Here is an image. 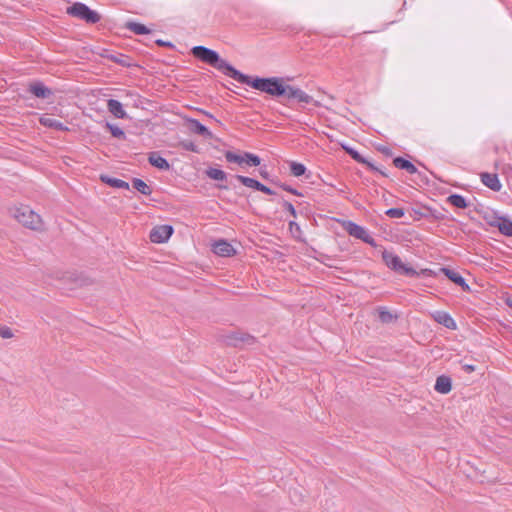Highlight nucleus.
Segmentation results:
<instances>
[{
    "label": "nucleus",
    "mask_w": 512,
    "mask_h": 512,
    "mask_svg": "<svg viewBox=\"0 0 512 512\" xmlns=\"http://www.w3.org/2000/svg\"><path fill=\"white\" fill-rule=\"evenodd\" d=\"M106 127L109 129V131L111 132L113 137L124 138L125 134H124L123 130L121 128H119L118 126L107 123Z\"/></svg>",
    "instance_id": "31"
},
{
    "label": "nucleus",
    "mask_w": 512,
    "mask_h": 512,
    "mask_svg": "<svg viewBox=\"0 0 512 512\" xmlns=\"http://www.w3.org/2000/svg\"><path fill=\"white\" fill-rule=\"evenodd\" d=\"M211 250L214 254L220 257H233L237 253L233 245L224 239H219L213 242Z\"/></svg>",
    "instance_id": "10"
},
{
    "label": "nucleus",
    "mask_w": 512,
    "mask_h": 512,
    "mask_svg": "<svg viewBox=\"0 0 512 512\" xmlns=\"http://www.w3.org/2000/svg\"><path fill=\"white\" fill-rule=\"evenodd\" d=\"M67 14L84 20L87 23H97L101 18L96 11L91 10L88 6L79 2L74 3L72 6L68 7Z\"/></svg>",
    "instance_id": "4"
},
{
    "label": "nucleus",
    "mask_w": 512,
    "mask_h": 512,
    "mask_svg": "<svg viewBox=\"0 0 512 512\" xmlns=\"http://www.w3.org/2000/svg\"><path fill=\"white\" fill-rule=\"evenodd\" d=\"M421 273L422 274H425V275H428V276H434L435 275V272L431 269H423L421 270Z\"/></svg>",
    "instance_id": "40"
},
{
    "label": "nucleus",
    "mask_w": 512,
    "mask_h": 512,
    "mask_svg": "<svg viewBox=\"0 0 512 512\" xmlns=\"http://www.w3.org/2000/svg\"><path fill=\"white\" fill-rule=\"evenodd\" d=\"M291 174L295 177H300L305 174L306 167L302 163L291 162L290 163Z\"/></svg>",
    "instance_id": "26"
},
{
    "label": "nucleus",
    "mask_w": 512,
    "mask_h": 512,
    "mask_svg": "<svg viewBox=\"0 0 512 512\" xmlns=\"http://www.w3.org/2000/svg\"><path fill=\"white\" fill-rule=\"evenodd\" d=\"M0 336L3 339H9L14 336V333H13L12 329L9 328L8 326L2 325V326H0Z\"/></svg>",
    "instance_id": "33"
},
{
    "label": "nucleus",
    "mask_w": 512,
    "mask_h": 512,
    "mask_svg": "<svg viewBox=\"0 0 512 512\" xmlns=\"http://www.w3.org/2000/svg\"><path fill=\"white\" fill-rule=\"evenodd\" d=\"M225 158L228 162L237 163L239 165L244 164V160H245V157H243V155H238L231 151L225 152Z\"/></svg>",
    "instance_id": "27"
},
{
    "label": "nucleus",
    "mask_w": 512,
    "mask_h": 512,
    "mask_svg": "<svg viewBox=\"0 0 512 512\" xmlns=\"http://www.w3.org/2000/svg\"><path fill=\"white\" fill-rule=\"evenodd\" d=\"M209 178L217 181H223L226 179V173L217 168H210L206 171Z\"/></svg>",
    "instance_id": "24"
},
{
    "label": "nucleus",
    "mask_w": 512,
    "mask_h": 512,
    "mask_svg": "<svg viewBox=\"0 0 512 512\" xmlns=\"http://www.w3.org/2000/svg\"><path fill=\"white\" fill-rule=\"evenodd\" d=\"M258 191H261L267 195H273L274 194V191H272L269 187L263 185L261 183L260 187L258 188Z\"/></svg>",
    "instance_id": "38"
},
{
    "label": "nucleus",
    "mask_w": 512,
    "mask_h": 512,
    "mask_svg": "<svg viewBox=\"0 0 512 512\" xmlns=\"http://www.w3.org/2000/svg\"><path fill=\"white\" fill-rule=\"evenodd\" d=\"M102 182L114 188L129 189V184L121 179L111 178L107 175H101Z\"/></svg>",
    "instance_id": "19"
},
{
    "label": "nucleus",
    "mask_w": 512,
    "mask_h": 512,
    "mask_svg": "<svg viewBox=\"0 0 512 512\" xmlns=\"http://www.w3.org/2000/svg\"><path fill=\"white\" fill-rule=\"evenodd\" d=\"M34 97L43 100L46 104L55 103V91L43 82H34Z\"/></svg>",
    "instance_id": "9"
},
{
    "label": "nucleus",
    "mask_w": 512,
    "mask_h": 512,
    "mask_svg": "<svg viewBox=\"0 0 512 512\" xmlns=\"http://www.w3.org/2000/svg\"><path fill=\"white\" fill-rule=\"evenodd\" d=\"M180 146L185 150L198 152L197 146L191 141H183L180 143Z\"/></svg>",
    "instance_id": "34"
},
{
    "label": "nucleus",
    "mask_w": 512,
    "mask_h": 512,
    "mask_svg": "<svg viewBox=\"0 0 512 512\" xmlns=\"http://www.w3.org/2000/svg\"><path fill=\"white\" fill-rule=\"evenodd\" d=\"M289 231L296 240H301L302 231L300 226L296 222H289Z\"/></svg>",
    "instance_id": "30"
},
{
    "label": "nucleus",
    "mask_w": 512,
    "mask_h": 512,
    "mask_svg": "<svg viewBox=\"0 0 512 512\" xmlns=\"http://www.w3.org/2000/svg\"><path fill=\"white\" fill-rule=\"evenodd\" d=\"M431 317L436 321L437 323L443 325L444 327L456 330L457 324L454 321V319L451 317V315L446 311H435L431 313Z\"/></svg>",
    "instance_id": "12"
},
{
    "label": "nucleus",
    "mask_w": 512,
    "mask_h": 512,
    "mask_svg": "<svg viewBox=\"0 0 512 512\" xmlns=\"http://www.w3.org/2000/svg\"><path fill=\"white\" fill-rule=\"evenodd\" d=\"M192 54L199 60L217 68L218 70L224 71L228 76L232 78V71L236 70L227 62L220 60L217 52L208 49L204 46H195L192 48Z\"/></svg>",
    "instance_id": "2"
},
{
    "label": "nucleus",
    "mask_w": 512,
    "mask_h": 512,
    "mask_svg": "<svg viewBox=\"0 0 512 512\" xmlns=\"http://www.w3.org/2000/svg\"><path fill=\"white\" fill-rule=\"evenodd\" d=\"M385 213L390 218H401L405 214L402 208H390Z\"/></svg>",
    "instance_id": "32"
},
{
    "label": "nucleus",
    "mask_w": 512,
    "mask_h": 512,
    "mask_svg": "<svg viewBox=\"0 0 512 512\" xmlns=\"http://www.w3.org/2000/svg\"><path fill=\"white\" fill-rule=\"evenodd\" d=\"M482 183L493 191H499L502 188V184L495 173H482Z\"/></svg>",
    "instance_id": "14"
},
{
    "label": "nucleus",
    "mask_w": 512,
    "mask_h": 512,
    "mask_svg": "<svg viewBox=\"0 0 512 512\" xmlns=\"http://www.w3.org/2000/svg\"><path fill=\"white\" fill-rule=\"evenodd\" d=\"M282 96H285L288 99H295L300 103H311L313 101L312 96L304 92L302 89L288 85L285 82L283 94Z\"/></svg>",
    "instance_id": "8"
},
{
    "label": "nucleus",
    "mask_w": 512,
    "mask_h": 512,
    "mask_svg": "<svg viewBox=\"0 0 512 512\" xmlns=\"http://www.w3.org/2000/svg\"><path fill=\"white\" fill-rule=\"evenodd\" d=\"M237 180H239L244 186L246 187H249V188H252V189H255V190H258V188L260 187L261 183L253 178H250V177H246V176H242V175H237L236 176Z\"/></svg>",
    "instance_id": "23"
},
{
    "label": "nucleus",
    "mask_w": 512,
    "mask_h": 512,
    "mask_svg": "<svg viewBox=\"0 0 512 512\" xmlns=\"http://www.w3.org/2000/svg\"><path fill=\"white\" fill-rule=\"evenodd\" d=\"M39 122L43 126L48 128H53L61 131H68V127L64 126L60 121L45 115L39 118Z\"/></svg>",
    "instance_id": "17"
},
{
    "label": "nucleus",
    "mask_w": 512,
    "mask_h": 512,
    "mask_svg": "<svg viewBox=\"0 0 512 512\" xmlns=\"http://www.w3.org/2000/svg\"><path fill=\"white\" fill-rule=\"evenodd\" d=\"M487 221L490 226L498 228L501 234L508 237L512 236V221L510 219L502 216H493Z\"/></svg>",
    "instance_id": "11"
},
{
    "label": "nucleus",
    "mask_w": 512,
    "mask_h": 512,
    "mask_svg": "<svg viewBox=\"0 0 512 512\" xmlns=\"http://www.w3.org/2000/svg\"><path fill=\"white\" fill-rule=\"evenodd\" d=\"M189 124H190V128L194 132H196L198 134H201V135H204L207 138H211L212 137V133L204 125H202L199 121H197L195 119H190L189 120Z\"/></svg>",
    "instance_id": "20"
},
{
    "label": "nucleus",
    "mask_w": 512,
    "mask_h": 512,
    "mask_svg": "<svg viewBox=\"0 0 512 512\" xmlns=\"http://www.w3.org/2000/svg\"><path fill=\"white\" fill-rule=\"evenodd\" d=\"M243 157H245L244 163L250 166H258L261 163L260 158L252 153L246 152Z\"/></svg>",
    "instance_id": "28"
},
{
    "label": "nucleus",
    "mask_w": 512,
    "mask_h": 512,
    "mask_svg": "<svg viewBox=\"0 0 512 512\" xmlns=\"http://www.w3.org/2000/svg\"><path fill=\"white\" fill-rule=\"evenodd\" d=\"M232 78L236 81L247 84L254 89L265 92L271 96H282L285 81L282 78H255L251 79L249 76L242 74L238 70L232 71Z\"/></svg>",
    "instance_id": "1"
},
{
    "label": "nucleus",
    "mask_w": 512,
    "mask_h": 512,
    "mask_svg": "<svg viewBox=\"0 0 512 512\" xmlns=\"http://www.w3.org/2000/svg\"><path fill=\"white\" fill-rule=\"evenodd\" d=\"M382 259L387 267L398 273H402L409 276L418 275V272L415 269L404 264L401 258L392 252L383 251Z\"/></svg>",
    "instance_id": "3"
},
{
    "label": "nucleus",
    "mask_w": 512,
    "mask_h": 512,
    "mask_svg": "<svg viewBox=\"0 0 512 512\" xmlns=\"http://www.w3.org/2000/svg\"><path fill=\"white\" fill-rule=\"evenodd\" d=\"M282 188H283L285 191H288V192H290V193H292V194H294V195H298V196L300 195V193H299L297 190H295V189H293V188H291V187H289V186L282 185Z\"/></svg>",
    "instance_id": "39"
},
{
    "label": "nucleus",
    "mask_w": 512,
    "mask_h": 512,
    "mask_svg": "<svg viewBox=\"0 0 512 512\" xmlns=\"http://www.w3.org/2000/svg\"><path fill=\"white\" fill-rule=\"evenodd\" d=\"M9 214L24 227L32 228V208L29 205H14L9 208Z\"/></svg>",
    "instance_id": "5"
},
{
    "label": "nucleus",
    "mask_w": 512,
    "mask_h": 512,
    "mask_svg": "<svg viewBox=\"0 0 512 512\" xmlns=\"http://www.w3.org/2000/svg\"><path fill=\"white\" fill-rule=\"evenodd\" d=\"M107 108L109 112L114 115L116 118H126L127 113L123 109L122 104L118 100L110 99L107 102Z\"/></svg>",
    "instance_id": "16"
},
{
    "label": "nucleus",
    "mask_w": 512,
    "mask_h": 512,
    "mask_svg": "<svg viewBox=\"0 0 512 512\" xmlns=\"http://www.w3.org/2000/svg\"><path fill=\"white\" fill-rule=\"evenodd\" d=\"M174 233V228L171 225H156L149 233V240L154 244H164L169 241Z\"/></svg>",
    "instance_id": "7"
},
{
    "label": "nucleus",
    "mask_w": 512,
    "mask_h": 512,
    "mask_svg": "<svg viewBox=\"0 0 512 512\" xmlns=\"http://www.w3.org/2000/svg\"><path fill=\"white\" fill-rule=\"evenodd\" d=\"M37 107V108H42L39 104H34V107Z\"/></svg>",
    "instance_id": "42"
},
{
    "label": "nucleus",
    "mask_w": 512,
    "mask_h": 512,
    "mask_svg": "<svg viewBox=\"0 0 512 512\" xmlns=\"http://www.w3.org/2000/svg\"><path fill=\"white\" fill-rule=\"evenodd\" d=\"M440 271L453 283L459 285L464 291H470V286L459 273L445 267L441 268Z\"/></svg>",
    "instance_id": "13"
},
{
    "label": "nucleus",
    "mask_w": 512,
    "mask_h": 512,
    "mask_svg": "<svg viewBox=\"0 0 512 512\" xmlns=\"http://www.w3.org/2000/svg\"><path fill=\"white\" fill-rule=\"evenodd\" d=\"M128 28L136 34L143 35L148 34L149 30L140 23H128Z\"/></svg>",
    "instance_id": "29"
},
{
    "label": "nucleus",
    "mask_w": 512,
    "mask_h": 512,
    "mask_svg": "<svg viewBox=\"0 0 512 512\" xmlns=\"http://www.w3.org/2000/svg\"><path fill=\"white\" fill-rule=\"evenodd\" d=\"M447 201L457 207V208H461V209H464L467 207V202L465 200V198L461 195H458V194H452L450 195L448 198H447Z\"/></svg>",
    "instance_id": "22"
},
{
    "label": "nucleus",
    "mask_w": 512,
    "mask_h": 512,
    "mask_svg": "<svg viewBox=\"0 0 512 512\" xmlns=\"http://www.w3.org/2000/svg\"><path fill=\"white\" fill-rule=\"evenodd\" d=\"M380 319L384 322L389 321L392 318V315L388 311H380Z\"/></svg>",
    "instance_id": "37"
},
{
    "label": "nucleus",
    "mask_w": 512,
    "mask_h": 512,
    "mask_svg": "<svg viewBox=\"0 0 512 512\" xmlns=\"http://www.w3.org/2000/svg\"><path fill=\"white\" fill-rule=\"evenodd\" d=\"M342 226L349 235L360 239L373 247L376 246L374 239L369 235L364 227L352 221H342Z\"/></svg>",
    "instance_id": "6"
},
{
    "label": "nucleus",
    "mask_w": 512,
    "mask_h": 512,
    "mask_svg": "<svg viewBox=\"0 0 512 512\" xmlns=\"http://www.w3.org/2000/svg\"><path fill=\"white\" fill-rule=\"evenodd\" d=\"M344 149L352 156L353 159H355L359 162H363L360 155L356 151H354L351 148H347V147H344Z\"/></svg>",
    "instance_id": "36"
},
{
    "label": "nucleus",
    "mask_w": 512,
    "mask_h": 512,
    "mask_svg": "<svg viewBox=\"0 0 512 512\" xmlns=\"http://www.w3.org/2000/svg\"><path fill=\"white\" fill-rule=\"evenodd\" d=\"M434 388L440 394H448L452 390L451 378L445 375L437 377Z\"/></svg>",
    "instance_id": "15"
},
{
    "label": "nucleus",
    "mask_w": 512,
    "mask_h": 512,
    "mask_svg": "<svg viewBox=\"0 0 512 512\" xmlns=\"http://www.w3.org/2000/svg\"><path fill=\"white\" fill-rule=\"evenodd\" d=\"M465 370L470 373L475 371V367L473 365H466Z\"/></svg>",
    "instance_id": "41"
},
{
    "label": "nucleus",
    "mask_w": 512,
    "mask_h": 512,
    "mask_svg": "<svg viewBox=\"0 0 512 512\" xmlns=\"http://www.w3.org/2000/svg\"><path fill=\"white\" fill-rule=\"evenodd\" d=\"M149 162L151 165L159 168V169H164V170H167L169 169V164L168 162L166 161V159H164L163 157L157 155L156 153H152L150 156H149Z\"/></svg>",
    "instance_id": "21"
},
{
    "label": "nucleus",
    "mask_w": 512,
    "mask_h": 512,
    "mask_svg": "<svg viewBox=\"0 0 512 512\" xmlns=\"http://www.w3.org/2000/svg\"><path fill=\"white\" fill-rule=\"evenodd\" d=\"M282 205L290 213L291 216H293L294 218L297 216L296 210L290 202L283 201Z\"/></svg>",
    "instance_id": "35"
},
{
    "label": "nucleus",
    "mask_w": 512,
    "mask_h": 512,
    "mask_svg": "<svg viewBox=\"0 0 512 512\" xmlns=\"http://www.w3.org/2000/svg\"><path fill=\"white\" fill-rule=\"evenodd\" d=\"M133 186L136 190L144 195H150L152 192L150 187L141 179H134Z\"/></svg>",
    "instance_id": "25"
},
{
    "label": "nucleus",
    "mask_w": 512,
    "mask_h": 512,
    "mask_svg": "<svg viewBox=\"0 0 512 512\" xmlns=\"http://www.w3.org/2000/svg\"><path fill=\"white\" fill-rule=\"evenodd\" d=\"M394 165L399 169H404L410 174H415L417 172L416 166L410 161L397 157L393 160Z\"/></svg>",
    "instance_id": "18"
}]
</instances>
